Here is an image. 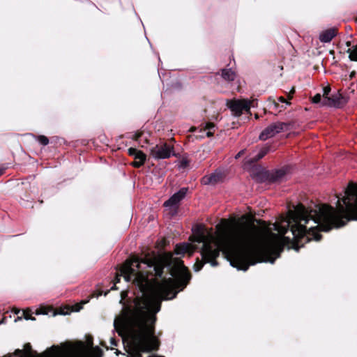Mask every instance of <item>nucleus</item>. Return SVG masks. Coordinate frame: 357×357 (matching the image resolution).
<instances>
[{"label":"nucleus","instance_id":"423d86ee","mask_svg":"<svg viewBox=\"0 0 357 357\" xmlns=\"http://www.w3.org/2000/svg\"><path fill=\"white\" fill-rule=\"evenodd\" d=\"M257 99H252V100L248 98L228 100L227 107L235 117L241 116L243 112L248 116H251L250 109L257 107Z\"/></svg>","mask_w":357,"mask_h":357},{"label":"nucleus","instance_id":"a878e982","mask_svg":"<svg viewBox=\"0 0 357 357\" xmlns=\"http://www.w3.org/2000/svg\"><path fill=\"white\" fill-rule=\"evenodd\" d=\"M274 105H275V108H276V109H280V111H281L282 109H285V107H285V106H284V105H281V106H280L278 102H274Z\"/></svg>","mask_w":357,"mask_h":357},{"label":"nucleus","instance_id":"ddd939ff","mask_svg":"<svg viewBox=\"0 0 357 357\" xmlns=\"http://www.w3.org/2000/svg\"><path fill=\"white\" fill-rule=\"evenodd\" d=\"M221 76L222 77L228 82L234 81L236 78V73L231 68H224L221 70Z\"/></svg>","mask_w":357,"mask_h":357},{"label":"nucleus","instance_id":"1a4fd4ad","mask_svg":"<svg viewBox=\"0 0 357 357\" xmlns=\"http://www.w3.org/2000/svg\"><path fill=\"white\" fill-rule=\"evenodd\" d=\"M287 124L286 123L280 121L274 122L261 131L259 138L261 141H266L273 137L277 134L284 131L287 129Z\"/></svg>","mask_w":357,"mask_h":357},{"label":"nucleus","instance_id":"6ab92c4d","mask_svg":"<svg viewBox=\"0 0 357 357\" xmlns=\"http://www.w3.org/2000/svg\"><path fill=\"white\" fill-rule=\"evenodd\" d=\"M148 133H142L139 135H137L136 140L139 141V143H142V141H144L146 144H149V141L147 139Z\"/></svg>","mask_w":357,"mask_h":357},{"label":"nucleus","instance_id":"5701e85b","mask_svg":"<svg viewBox=\"0 0 357 357\" xmlns=\"http://www.w3.org/2000/svg\"><path fill=\"white\" fill-rule=\"evenodd\" d=\"M138 151V149L131 147L128 149V153L130 155L133 156L135 158L136 154H137Z\"/></svg>","mask_w":357,"mask_h":357},{"label":"nucleus","instance_id":"72a5a7b5","mask_svg":"<svg viewBox=\"0 0 357 357\" xmlns=\"http://www.w3.org/2000/svg\"><path fill=\"white\" fill-rule=\"evenodd\" d=\"M20 310H17L16 311H15L14 312L16 314H18L20 313Z\"/></svg>","mask_w":357,"mask_h":357},{"label":"nucleus","instance_id":"2f4dec72","mask_svg":"<svg viewBox=\"0 0 357 357\" xmlns=\"http://www.w3.org/2000/svg\"><path fill=\"white\" fill-rule=\"evenodd\" d=\"M242 151H240L236 155V158H238V157H240Z\"/></svg>","mask_w":357,"mask_h":357},{"label":"nucleus","instance_id":"c85d7f7f","mask_svg":"<svg viewBox=\"0 0 357 357\" xmlns=\"http://www.w3.org/2000/svg\"><path fill=\"white\" fill-rule=\"evenodd\" d=\"M110 342H111L112 345H114V346H116L117 345V342H116V340L114 338H111L110 339Z\"/></svg>","mask_w":357,"mask_h":357},{"label":"nucleus","instance_id":"0eeeda50","mask_svg":"<svg viewBox=\"0 0 357 357\" xmlns=\"http://www.w3.org/2000/svg\"><path fill=\"white\" fill-rule=\"evenodd\" d=\"M149 150L151 156L155 160L167 159L175 155L174 146L166 142L153 146Z\"/></svg>","mask_w":357,"mask_h":357},{"label":"nucleus","instance_id":"c756f323","mask_svg":"<svg viewBox=\"0 0 357 357\" xmlns=\"http://www.w3.org/2000/svg\"><path fill=\"white\" fill-rule=\"evenodd\" d=\"M6 169H7L6 167H0V176L4 173V172Z\"/></svg>","mask_w":357,"mask_h":357},{"label":"nucleus","instance_id":"b1692460","mask_svg":"<svg viewBox=\"0 0 357 357\" xmlns=\"http://www.w3.org/2000/svg\"><path fill=\"white\" fill-rule=\"evenodd\" d=\"M330 91H331V89L330 88H328V87L324 88V89L323 97L326 98V96H331Z\"/></svg>","mask_w":357,"mask_h":357},{"label":"nucleus","instance_id":"7ed1b4c3","mask_svg":"<svg viewBox=\"0 0 357 357\" xmlns=\"http://www.w3.org/2000/svg\"><path fill=\"white\" fill-rule=\"evenodd\" d=\"M197 230L198 236L196 242L201 244L200 248L188 243L176 245V247L178 255H191L193 251L199 250L202 259L199 260L197 258L194 265L195 272L199 271L206 263H210L213 267L217 266L218 263L215 259L221 252L231 266L246 271L250 266L257 263L252 256L264 249L261 233L254 224L233 227L227 232L221 243L215 244L205 241L201 227L197 228Z\"/></svg>","mask_w":357,"mask_h":357},{"label":"nucleus","instance_id":"412c9836","mask_svg":"<svg viewBox=\"0 0 357 357\" xmlns=\"http://www.w3.org/2000/svg\"><path fill=\"white\" fill-rule=\"evenodd\" d=\"M280 252H277L276 255H275L274 257H268V256H267V257H265L262 261H264V262H269V263H271V264H274V263H275V261L276 259H277V258H278V257H280Z\"/></svg>","mask_w":357,"mask_h":357},{"label":"nucleus","instance_id":"4be33fe9","mask_svg":"<svg viewBox=\"0 0 357 357\" xmlns=\"http://www.w3.org/2000/svg\"><path fill=\"white\" fill-rule=\"evenodd\" d=\"M144 162H143L142 160H135V161L132 163V165L135 167H137V168H139V167H141L142 166H143L144 165Z\"/></svg>","mask_w":357,"mask_h":357},{"label":"nucleus","instance_id":"dca6fc26","mask_svg":"<svg viewBox=\"0 0 357 357\" xmlns=\"http://www.w3.org/2000/svg\"><path fill=\"white\" fill-rule=\"evenodd\" d=\"M37 141L42 145L46 146L49 144V139L45 135H33Z\"/></svg>","mask_w":357,"mask_h":357},{"label":"nucleus","instance_id":"f8f14e48","mask_svg":"<svg viewBox=\"0 0 357 357\" xmlns=\"http://www.w3.org/2000/svg\"><path fill=\"white\" fill-rule=\"evenodd\" d=\"M337 31L335 28H330L323 31L320 34L319 39L322 43H330L336 36Z\"/></svg>","mask_w":357,"mask_h":357},{"label":"nucleus","instance_id":"f3484780","mask_svg":"<svg viewBox=\"0 0 357 357\" xmlns=\"http://www.w3.org/2000/svg\"><path fill=\"white\" fill-rule=\"evenodd\" d=\"M324 98L323 97V96H321L320 93H317L312 98V103L320 104L321 106H324Z\"/></svg>","mask_w":357,"mask_h":357},{"label":"nucleus","instance_id":"4468645a","mask_svg":"<svg viewBox=\"0 0 357 357\" xmlns=\"http://www.w3.org/2000/svg\"><path fill=\"white\" fill-rule=\"evenodd\" d=\"M347 45L349 47L347 52L349 53V58L351 61H357V43L351 45L350 42H347Z\"/></svg>","mask_w":357,"mask_h":357},{"label":"nucleus","instance_id":"2eb2a0df","mask_svg":"<svg viewBox=\"0 0 357 357\" xmlns=\"http://www.w3.org/2000/svg\"><path fill=\"white\" fill-rule=\"evenodd\" d=\"M271 150L270 146H265L262 147L260 151L253 158V161L257 162L262 159Z\"/></svg>","mask_w":357,"mask_h":357},{"label":"nucleus","instance_id":"f03ea898","mask_svg":"<svg viewBox=\"0 0 357 357\" xmlns=\"http://www.w3.org/2000/svg\"><path fill=\"white\" fill-rule=\"evenodd\" d=\"M336 197V207L327 204L312 203L309 207L298 204L294 213L273 225L274 229L296 252L312 240L319 241L320 231L328 232L344 226L350 220H357V184L349 183Z\"/></svg>","mask_w":357,"mask_h":357},{"label":"nucleus","instance_id":"cd10ccee","mask_svg":"<svg viewBox=\"0 0 357 357\" xmlns=\"http://www.w3.org/2000/svg\"><path fill=\"white\" fill-rule=\"evenodd\" d=\"M188 165V162L185 160H183L182 162H181V166L183 167H186Z\"/></svg>","mask_w":357,"mask_h":357},{"label":"nucleus","instance_id":"393cba45","mask_svg":"<svg viewBox=\"0 0 357 357\" xmlns=\"http://www.w3.org/2000/svg\"><path fill=\"white\" fill-rule=\"evenodd\" d=\"M278 101L282 102V103H285L286 105H290V102L286 100V99L284 97H282V96L278 98Z\"/></svg>","mask_w":357,"mask_h":357},{"label":"nucleus","instance_id":"20e7f679","mask_svg":"<svg viewBox=\"0 0 357 357\" xmlns=\"http://www.w3.org/2000/svg\"><path fill=\"white\" fill-rule=\"evenodd\" d=\"M102 349L94 346L93 337L86 335V340H67L59 344L48 347L43 354L32 349L30 343H26L23 349H17L2 357H102Z\"/></svg>","mask_w":357,"mask_h":357},{"label":"nucleus","instance_id":"7c9ffc66","mask_svg":"<svg viewBox=\"0 0 357 357\" xmlns=\"http://www.w3.org/2000/svg\"><path fill=\"white\" fill-rule=\"evenodd\" d=\"M147 357H165V356H161V355L149 354Z\"/></svg>","mask_w":357,"mask_h":357},{"label":"nucleus","instance_id":"473e14b6","mask_svg":"<svg viewBox=\"0 0 357 357\" xmlns=\"http://www.w3.org/2000/svg\"><path fill=\"white\" fill-rule=\"evenodd\" d=\"M212 135V133L211 132H207V136L211 137Z\"/></svg>","mask_w":357,"mask_h":357},{"label":"nucleus","instance_id":"9b49d317","mask_svg":"<svg viewBox=\"0 0 357 357\" xmlns=\"http://www.w3.org/2000/svg\"><path fill=\"white\" fill-rule=\"evenodd\" d=\"M225 174L220 169H216L214 172L205 175L202 178L201 183L205 185H215L224 181Z\"/></svg>","mask_w":357,"mask_h":357},{"label":"nucleus","instance_id":"bb28decb","mask_svg":"<svg viewBox=\"0 0 357 357\" xmlns=\"http://www.w3.org/2000/svg\"><path fill=\"white\" fill-rule=\"evenodd\" d=\"M89 301V299L82 301V305H81L79 308L76 309L75 310H76V311H79V310H80V309H82V305H84V304H86V303H87Z\"/></svg>","mask_w":357,"mask_h":357},{"label":"nucleus","instance_id":"aec40b11","mask_svg":"<svg viewBox=\"0 0 357 357\" xmlns=\"http://www.w3.org/2000/svg\"><path fill=\"white\" fill-rule=\"evenodd\" d=\"M134 159L136 160H142L145 162L146 160V155L144 154L142 151L139 150Z\"/></svg>","mask_w":357,"mask_h":357},{"label":"nucleus","instance_id":"f257e3e1","mask_svg":"<svg viewBox=\"0 0 357 357\" xmlns=\"http://www.w3.org/2000/svg\"><path fill=\"white\" fill-rule=\"evenodd\" d=\"M164 263L151 257L131 255L119 268H115L114 284L111 289H116V284L123 276L127 282H132L137 292L135 298L123 311V315L114 321V329L121 335V329L126 330L133 352L127 357H142V354H149L158 350L160 340L155 335V324L156 314L161 309L163 300L174 298L177 294L183 291L191 279V275H185V282H176L169 277L155 284H149V276L162 278Z\"/></svg>","mask_w":357,"mask_h":357},{"label":"nucleus","instance_id":"a211bd4d","mask_svg":"<svg viewBox=\"0 0 357 357\" xmlns=\"http://www.w3.org/2000/svg\"><path fill=\"white\" fill-rule=\"evenodd\" d=\"M24 317L26 320H36L34 317H32L29 313L27 312L23 311L22 315L21 317H17V319H15V321H17L19 319H21L22 317Z\"/></svg>","mask_w":357,"mask_h":357},{"label":"nucleus","instance_id":"6e6552de","mask_svg":"<svg viewBox=\"0 0 357 357\" xmlns=\"http://www.w3.org/2000/svg\"><path fill=\"white\" fill-rule=\"evenodd\" d=\"M188 191V188H181L178 191L174 193L167 201H165L163 206L172 211L173 215L176 214L181 201L185 198Z\"/></svg>","mask_w":357,"mask_h":357},{"label":"nucleus","instance_id":"39448f33","mask_svg":"<svg viewBox=\"0 0 357 357\" xmlns=\"http://www.w3.org/2000/svg\"><path fill=\"white\" fill-rule=\"evenodd\" d=\"M289 172L287 167L280 169L267 170L264 168H257L252 172V178L258 183H267L268 184L280 183Z\"/></svg>","mask_w":357,"mask_h":357},{"label":"nucleus","instance_id":"9d476101","mask_svg":"<svg viewBox=\"0 0 357 357\" xmlns=\"http://www.w3.org/2000/svg\"><path fill=\"white\" fill-rule=\"evenodd\" d=\"M347 98L339 92L334 93L331 96L324 99L323 105L335 108H342L347 103Z\"/></svg>","mask_w":357,"mask_h":357}]
</instances>
